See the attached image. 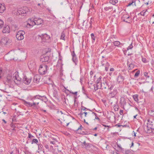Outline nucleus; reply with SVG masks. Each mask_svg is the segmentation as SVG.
<instances>
[{
	"mask_svg": "<svg viewBox=\"0 0 154 154\" xmlns=\"http://www.w3.org/2000/svg\"><path fill=\"white\" fill-rule=\"evenodd\" d=\"M48 69V67L45 64H42L40 65L38 70L39 73L41 75H44L47 72Z\"/></svg>",
	"mask_w": 154,
	"mask_h": 154,
	"instance_id": "nucleus-2",
	"label": "nucleus"
},
{
	"mask_svg": "<svg viewBox=\"0 0 154 154\" xmlns=\"http://www.w3.org/2000/svg\"><path fill=\"white\" fill-rule=\"evenodd\" d=\"M65 35L64 32H62L61 35L60 39L63 40H64L65 41Z\"/></svg>",
	"mask_w": 154,
	"mask_h": 154,
	"instance_id": "nucleus-37",
	"label": "nucleus"
},
{
	"mask_svg": "<svg viewBox=\"0 0 154 154\" xmlns=\"http://www.w3.org/2000/svg\"><path fill=\"white\" fill-rule=\"evenodd\" d=\"M71 55L72 56V57L76 56L75 53L74 51H73L71 52Z\"/></svg>",
	"mask_w": 154,
	"mask_h": 154,
	"instance_id": "nucleus-49",
	"label": "nucleus"
},
{
	"mask_svg": "<svg viewBox=\"0 0 154 154\" xmlns=\"http://www.w3.org/2000/svg\"><path fill=\"white\" fill-rule=\"evenodd\" d=\"M70 93H71V94H74L75 95H77V92L76 91V92H72V91H70Z\"/></svg>",
	"mask_w": 154,
	"mask_h": 154,
	"instance_id": "nucleus-58",
	"label": "nucleus"
},
{
	"mask_svg": "<svg viewBox=\"0 0 154 154\" xmlns=\"http://www.w3.org/2000/svg\"><path fill=\"white\" fill-rule=\"evenodd\" d=\"M105 65H104L103 66H104L105 67H109L110 66V64H109L108 63H106V64H105Z\"/></svg>",
	"mask_w": 154,
	"mask_h": 154,
	"instance_id": "nucleus-52",
	"label": "nucleus"
},
{
	"mask_svg": "<svg viewBox=\"0 0 154 154\" xmlns=\"http://www.w3.org/2000/svg\"><path fill=\"white\" fill-rule=\"evenodd\" d=\"M107 83V82H104L102 84L101 88H102V89H106V84Z\"/></svg>",
	"mask_w": 154,
	"mask_h": 154,
	"instance_id": "nucleus-33",
	"label": "nucleus"
},
{
	"mask_svg": "<svg viewBox=\"0 0 154 154\" xmlns=\"http://www.w3.org/2000/svg\"><path fill=\"white\" fill-rule=\"evenodd\" d=\"M135 1V0H132L127 5V7L131 5L132 6H136Z\"/></svg>",
	"mask_w": 154,
	"mask_h": 154,
	"instance_id": "nucleus-21",
	"label": "nucleus"
},
{
	"mask_svg": "<svg viewBox=\"0 0 154 154\" xmlns=\"http://www.w3.org/2000/svg\"><path fill=\"white\" fill-rule=\"evenodd\" d=\"M118 2V0H110L109 1V3L112 4L113 5H115L116 3H117Z\"/></svg>",
	"mask_w": 154,
	"mask_h": 154,
	"instance_id": "nucleus-34",
	"label": "nucleus"
},
{
	"mask_svg": "<svg viewBox=\"0 0 154 154\" xmlns=\"http://www.w3.org/2000/svg\"><path fill=\"white\" fill-rule=\"evenodd\" d=\"M49 57L48 56H45V55L42 56L40 58V61L42 62H47L49 60Z\"/></svg>",
	"mask_w": 154,
	"mask_h": 154,
	"instance_id": "nucleus-11",
	"label": "nucleus"
},
{
	"mask_svg": "<svg viewBox=\"0 0 154 154\" xmlns=\"http://www.w3.org/2000/svg\"><path fill=\"white\" fill-rule=\"evenodd\" d=\"M133 48V46L132 45V43L130 44V45L127 48V50L131 49Z\"/></svg>",
	"mask_w": 154,
	"mask_h": 154,
	"instance_id": "nucleus-48",
	"label": "nucleus"
},
{
	"mask_svg": "<svg viewBox=\"0 0 154 154\" xmlns=\"http://www.w3.org/2000/svg\"><path fill=\"white\" fill-rule=\"evenodd\" d=\"M143 74L144 75L146 79L149 78H150V74H149V73L145 72H144Z\"/></svg>",
	"mask_w": 154,
	"mask_h": 154,
	"instance_id": "nucleus-32",
	"label": "nucleus"
},
{
	"mask_svg": "<svg viewBox=\"0 0 154 154\" xmlns=\"http://www.w3.org/2000/svg\"><path fill=\"white\" fill-rule=\"evenodd\" d=\"M138 96L137 94H134L133 96L134 100L137 102L138 101Z\"/></svg>",
	"mask_w": 154,
	"mask_h": 154,
	"instance_id": "nucleus-36",
	"label": "nucleus"
},
{
	"mask_svg": "<svg viewBox=\"0 0 154 154\" xmlns=\"http://www.w3.org/2000/svg\"><path fill=\"white\" fill-rule=\"evenodd\" d=\"M107 62H108L107 61L106 59L102 60L101 62V64L102 66H103L104 65H105V64H106V63Z\"/></svg>",
	"mask_w": 154,
	"mask_h": 154,
	"instance_id": "nucleus-39",
	"label": "nucleus"
},
{
	"mask_svg": "<svg viewBox=\"0 0 154 154\" xmlns=\"http://www.w3.org/2000/svg\"><path fill=\"white\" fill-rule=\"evenodd\" d=\"M34 137V136L32 135L30 133H28V138H31V137Z\"/></svg>",
	"mask_w": 154,
	"mask_h": 154,
	"instance_id": "nucleus-57",
	"label": "nucleus"
},
{
	"mask_svg": "<svg viewBox=\"0 0 154 154\" xmlns=\"http://www.w3.org/2000/svg\"><path fill=\"white\" fill-rule=\"evenodd\" d=\"M10 32V28L9 26H8L4 27L2 30V32L3 33H9Z\"/></svg>",
	"mask_w": 154,
	"mask_h": 154,
	"instance_id": "nucleus-15",
	"label": "nucleus"
},
{
	"mask_svg": "<svg viewBox=\"0 0 154 154\" xmlns=\"http://www.w3.org/2000/svg\"><path fill=\"white\" fill-rule=\"evenodd\" d=\"M109 95L111 98L114 97L115 96H114V95H113V94H110V93H109Z\"/></svg>",
	"mask_w": 154,
	"mask_h": 154,
	"instance_id": "nucleus-62",
	"label": "nucleus"
},
{
	"mask_svg": "<svg viewBox=\"0 0 154 154\" xmlns=\"http://www.w3.org/2000/svg\"><path fill=\"white\" fill-rule=\"evenodd\" d=\"M96 83V86H97V87H99V88H101V86L102 85V83L101 82Z\"/></svg>",
	"mask_w": 154,
	"mask_h": 154,
	"instance_id": "nucleus-46",
	"label": "nucleus"
},
{
	"mask_svg": "<svg viewBox=\"0 0 154 154\" xmlns=\"http://www.w3.org/2000/svg\"><path fill=\"white\" fill-rule=\"evenodd\" d=\"M122 100H123L122 103L123 104L125 103H126L125 100V99H124V98H123L122 99H121V101H122Z\"/></svg>",
	"mask_w": 154,
	"mask_h": 154,
	"instance_id": "nucleus-60",
	"label": "nucleus"
},
{
	"mask_svg": "<svg viewBox=\"0 0 154 154\" xmlns=\"http://www.w3.org/2000/svg\"><path fill=\"white\" fill-rule=\"evenodd\" d=\"M6 82L9 84H11L12 82V78L11 77H7L6 78Z\"/></svg>",
	"mask_w": 154,
	"mask_h": 154,
	"instance_id": "nucleus-23",
	"label": "nucleus"
},
{
	"mask_svg": "<svg viewBox=\"0 0 154 154\" xmlns=\"http://www.w3.org/2000/svg\"><path fill=\"white\" fill-rule=\"evenodd\" d=\"M42 100L45 102L47 101V99L45 96L37 95L33 96L31 99L32 102L23 100L24 104L27 106L32 107L34 109L36 108L39 103L40 100Z\"/></svg>",
	"mask_w": 154,
	"mask_h": 154,
	"instance_id": "nucleus-1",
	"label": "nucleus"
},
{
	"mask_svg": "<svg viewBox=\"0 0 154 154\" xmlns=\"http://www.w3.org/2000/svg\"><path fill=\"white\" fill-rule=\"evenodd\" d=\"M121 152L122 154H130L131 151L129 150H125L124 149Z\"/></svg>",
	"mask_w": 154,
	"mask_h": 154,
	"instance_id": "nucleus-24",
	"label": "nucleus"
},
{
	"mask_svg": "<svg viewBox=\"0 0 154 154\" xmlns=\"http://www.w3.org/2000/svg\"><path fill=\"white\" fill-rule=\"evenodd\" d=\"M142 61L143 63H146L147 62L146 59L145 58H142Z\"/></svg>",
	"mask_w": 154,
	"mask_h": 154,
	"instance_id": "nucleus-54",
	"label": "nucleus"
},
{
	"mask_svg": "<svg viewBox=\"0 0 154 154\" xmlns=\"http://www.w3.org/2000/svg\"><path fill=\"white\" fill-rule=\"evenodd\" d=\"M25 34V32L23 30H20L17 33L16 35V37L19 40L23 39L24 38V35Z\"/></svg>",
	"mask_w": 154,
	"mask_h": 154,
	"instance_id": "nucleus-5",
	"label": "nucleus"
},
{
	"mask_svg": "<svg viewBox=\"0 0 154 154\" xmlns=\"http://www.w3.org/2000/svg\"><path fill=\"white\" fill-rule=\"evenodd\" d=\"M153 129H151V128H148V127H147V129L146 130V132L147 133H151V132L153 133Z\"/></svg>",
	"mask_w": 154,
	"mask_h": 154,
	"instance_id": "nucleus-38",
	"label": "nucleus"
},
{
	"mask_svg": "<svg viewBox=\"0 0 154 154\" xmlns=\"http://www.w3.org/2000/svg\"><path fill=\"white\" fill-rule=\"evenodd\" d=\"M127 65L128 66V69L129 70L133 69L135 66V65L133 62L130 63L129 61L127 62Z\"/></svg>",
	"mask_w": 154,
	"mask_h": 154,
	"instance_id": "nucleus-13",
	"label": "nucleus"
},
{
	"mask_svg": "<svg viewBox=\"0 0 154 154\" xmlns=\"http://www.w3.org/2000/svg\"><path fill=\"white\" fill-rule=\"evenodd\" d=\"M148 114L151 116L154 117V109L149 110L148 111Z\"/></svg>",
	"mask_w": 154,
	"mask_h": 154,
	"instance_id": "nucleus-27",
	"label": "nucleus"
},
{
	"mask_svg": "<svg viewBox=\"0 0 154 154\" xmlns=\"http://www.w3.org/2000/svg\"><path fill=\"white\" fill-rule=\"evenodd\" d=\"M94 90L95 91H96L97 90H98V89L100 88H99V87H97V86H96V85H94Z\"/></svg>",
	"mask_w": 154,
	"mask_h": 154,
	"instance_id": "nucleus-50",
	"label": "nucleus"
},
{
	"mask_svg": "<svg viewBox=\"0 0 154 154\" xmlns=\"http://www.w3.org/2000/svg\"><path fill=\"white\" fill-rule=\"evenodd\" d=\"M38 77H39V76L38 75H35L34 78V80L36 82H37L39 81V78H38Z\"/></svg>",
	"mask_w": 154,
	"mask_h": 154,
	"instance_id": "nucleus-40",
	"label": "nucleus"
},
{
	"mask_svg": "<svg viewBox=\"0 0 154 154\" xmlns=\"http://www.w3.org/2000/svg\"><path fill=\"white\" fill-rule=\"evenodd\" d=\"M53 97L55 98H57L58 97V94L57 91L55 90H54L53 91Z\"/></svg>",
	"mask_w": 154,
	"mask_h": 154,
	"instance_id": "nucleus-35",
	"label": "nucleus"
},
{
	"mask_svg": "<svg viewBox=\"0 0 154 154\" xmlns=\"http://www.w3.org/2000/svg\"><path fill=\"white\" fill-rule=\"evenodd\" d=\"M82 91L83 93L85 95H87V94L85 93L86 91H85V90L84 88V87H82Z\"/></svg>",
	"mask_w": 154,
	"mask_h": 154,
	"instance_id": "nucleus-53",
	"label": "nucleus"
},
{
	"mask_svg": "<svg viewBox=\"0 0 154 154\" xmlns=\"http://www.w3.org/2000/svg\"><path fill=\"white\" fill-rule=\"evenodd\" d=\"M42 42H48L50 41L51 40L50 37L49 35L46 34H44L42 35Z\"/></svg>",
	"mask_w": 154,
	"mask_h": 154,
	"instance_id": "nucleus-6",
	"label": "nucleus"
},
{
	"mask_svg": "<svg viewBox=\"0 0 154 154\" xmlns=\"http://www.w3.org/2000/svg\"><path fill=\"white\" fill-rule=\"evenodd\" d=\"M37 144L38 146V150H39L40 151H42L43 148L42 145L40 143H38Z\"/></svg>",
	"mask_w": 154,
	"mask_h": 154,
	"instance_id": "nucleus-30",
	"label": "nucleus"
},
{
	"mask_svg": "<svg viewBox=\"0 0 154 154\" xmlns=\"http://www.w3.org/2000/svg\"><path fill=\"white\" fill-rule=\"evenodd\" d=\"M113 44L114 45L116 46H117L118 47H120L119 46L120 45H123V44L121 43L119 41H114L113 42Z\"/></svg>",
	"mask_w": 154,
	"mask_h": 154,
	"instance_id": "nucleus-22",
	"label": "nucleus"
},
{
	"mask_svg": "<svg viewBox=\"0 0 154 154\" xmlns=\"http://www.w3.org/2000/svg\"><path fill=\"white\" fill-rule=\"evenodd\" d=\"M147 127L153 129V133H154V120L151 121L150 120H148Z\"/></svg>",
	"mask_w": 154,
	"mask_h": 154,
	"instance_id": "nucleus-9",
	"label": "nucleus"
},
{
	"mask_svg": "<svg viewBox=\"0 0 154 154\" xmlns=\"http://www.w3.org/2000/svg\"><path fill=\"white\" fill-rule=\"evenodd\" d=\"M35 21L36 25H41L43 23V20L40 18H35Z\"/></svg>",
	"mask_w": 154,
	"mask_h": 154,
	"instance_id": "nucleus-12",
	"label": "nucleus"
},
{
	"mask_svg": "<svg viewBox=\"0 0 154 154\" xmlns=\"http://www.w3.org/2000/svg\"><path fill=\"white\" fill-rule=\"evenodd\" d=\"M106 85L108 87V89L110 90H112L114 87V85L112 84H111L110 85L107 82Z\"/></svg>",
	"mask_w": 154,
	"mask_h": 154,
	"instance_id": "nucleus-25",
	"label": "nucleus"
},
{
	"mask_svg": "<svg viewBox=\"0 0 154 154\" xmlns=\"http://www.w3.org/2000/svg\"><path fill=\"white\" fill-rule=\"evenodd\" d=\"M72 61L75 63V65H76L78 62V59L76 56L72 57Z\"/></svg>",
	"mask_w": 154,
	"mask_h": 154,
	"instance_id": "nucleus-28",
	"label": "nucleus"
},
{
	"mask_svg": "<svg viewBox=\"0 0 154 154\" xmlns=\"http://www.w3.org/2000/svg\"><path fill=\"white\" fill-rule=\"evenodd\" d=\"M13 27H14L15 28L14 30H17L18 29V27L16 25H13Z\"/></svg>",
	"mask_w": 154,
	"mask_h": 154,
	"instance_id": "nucleus-51",
	"label": "nucleus"
},
{
	"mask_svg": "<svg viewBox=\"0 0 154 154\" xmlns=\"http://www.w3.org/2000/svg\"><path fill=\"white\" fill-rule=\"evenodd\" d=\"M81 110H83L84 111L86 109H87V108H86L84 107V106H83L82 105L81 106Z\"/></svg>",
	"mask_w": 154,
	"mask_h": 154,
	"instance_id": "nucleus-55",
	"label": "nucleus"
},
{
	"mask_svg": "<svg viewBox=\"0 0 154 154\" xmlns=\"http://www.w3.org/2000/svg\"><path fill=\"white\" fill-rule=\"evenodd\" d=\"M116 146V148L117 149L116 151H120L121 152L124 149L122 147L120 144H118L117 143Z\"/></svg>",
	"mask_w": 154,
	"mask_h": 154,
	"instance_id": "nucleus-20",
	"label": "nucleus"
},
{
	"mask_svg": "<svg viewBox=\"0 0 154 154\" xmlns=\"http://www.w3.org/2000/svg\"><path fill=\"white\" fill-rule=\"evenodd\" d=\"M91 35L92 39L93 40L92 42H94L95 40V36H94V34L93 33H92L91 34Z\"/></svg>",
	"mask_w": 154,
	"mask_h": 154,
	"instance_id": "nucleus-43",
	"label": "nucleus"
},
{
	"mask_svg": "<svg viewBox=\"0 0 154 154\" xmlns=\"http://www.w3.org/2000/svg\"><path fill=\"white\" fill-rule=\"evenodd\" d=\"M5 5L4 3L0 4V10H5Z\"/></svg>",
	"mask_w": 154,
	"mask_h": 154,
	"instance_id": "nucleus-31",
	"label": "nucleus"
},
{
	"mask_svg": "<svg viewBox=\"0 0 154 154\" xmlns=\"http://www.w3.org/2000/svg\"><path fill=\"white\" fill-rule=\"evenodd\" d=\"M140 73V71L139 70H137L135 73L134 77H137Z\"/></svg>",
	"mask_w": 154,
	"mask_h": 154,
	"instance_id": "nucleus-45",
	"label": "nucleus"
},
{
	"mask_svg": "<svg viewBox=\"0 0 154 154\" xmlns=\"http://www.w3.org/2000/svg\"><path fill=\"white\" fill-rule=\"evenodd\" d=\"M32 80V78H28L26 75L24 76L23 79V82L26 85H29L31 82Z\"/></svg>",
	"mask_w": 154,
	"mask_h": 154,
	"instance_id": "nucleus-8",
	"label": "nucleus"
},
{
	"mask_svg": "<svg viewBox=\"0 0 154 154\" xmlns=\"http://www.w3.org/2000/svg\"><path fill=\"white\" fill-rule=\"evenodd\" d=\"M82 127V126L81 125L80 126V127H79L77 129V131H78V133L79 134H83V135H88V134H91L90 133H89L88 132H87V131H85V132L82 131V133H81V132L80 133L79 132V131L80 130H81V129Z\"/></svg>",
	"mask_w": 154,
	"mask_h": 154,
	"instance_id": "nucleus-16",
	"label": "nucleus"
},
{
	"mask_svg": "<svg viewBox=\"0 0 154 154\" xmlns=\"http://www.w3.org/2000/svg\"><path fill=\"white\" fill-rule=\"evenodd\" d=\"M38 143V140L36 139H33L32 140V144L33 143H35L37 144V143Z\"/></svg>",
	"mask_w": 154,
	"mask_h": 154,
	"instance_id": "nucleus-41",
	"label": "nucleus"
},
{
	"mask_svg": "<svg viewBox=\"0 0 154 154\" xmlns=\"http://www.w3.org/2000/svg\"><path fill=\"white\" fill-rule=\"evenodd\" d=\"M123 110H120L119 111V114L121 115H122V116H123L124 115L123 114Z\"/></svg>",
	"mask_w": 154,
	"mask_h": 154,
	"instance_id": "nucleus-56",
	"label": "nucleus"
},
{
	"mask_svg": "<svg viewBox=\"0 0 154 154\" xmlns=\"http://www.w3.org/2000/svg\"><path fill=\"white\" fill-rule=\"evenodd\" d=\"M45 147L48 149H49V146L48 144H45Z\"/></svg>",
	"mask_w": 154,
	"mask_h": 154,
	"instance_id": "nucleus-61",
	"label": "nucleus"
},
{
	"mask_svg": "<svg viewBox=\"0 0 154 154\" xmlns=\"http://www.w3.org/2000/svg\"><path fill=\"white\" fill-rule=\"evenodd\" d=\"M28 11L26 10H14L12 12L17 16L21 15L22 16H25Z\"/></svg>",
	"mask_w": 154,
	"mask_h": 154,
	"instance_id": "nucleus-4",
	"label": "nucleus"
},
{
	"mask_svg": "<svg viewBox=\"0 0 154 154\" xmlns=\"http://www.w3.org/2000/svg\"><path fill=\"white\" fill-rule=\"evenodd\" d=\"M93 74V71H91L90 72V74L91 76V77H92Z\"/></svg>",
	"mask_w": 154,
	"mask_h": 154,
	"instance_id": "nucleus-64",
	"label": "nucleus"
},
{
	"mask_svg": "<svg viewBox=\"0 0 154 154\" xmlns=\"http://www.w3.org/2000/svg\"><path fill=\"white\" fill-rule=\"evenodd\" d=\"M115 94H118V92L117 91V89L116 88H115L114 89L113 91H112Z\"/></svg>",
	"mask_w": 154,
	"mask_h": 154,
	"instance_id": "nucleus-47",
	"label": "nucleus"
},
{
	"mask_svg": "<svg viewBox=\"0 0 154 154\" xmlns=\"http://www.w3.org/2000/svg\"><path fill=\"white\" fill-rule=\"evenodd\" d=\"M122 126V125H120L119 123H118V124H116V125H115V126H117L118 127H120Z\"/></svg>",
	"mask_w": 154,
	"mask_h": 154,
	"instance_id": "nucleus-63",
	"label": "nucleus"
},
{
	"mask_svg": "<svg viewBox=\"0 0 154 154\" xmlns=\"http://www.w3.org/2000/svg\"><path fill=\"white\" fill-rule=\"evenodd\" d=\"M147 10H143L142 11H141L140 13H138V15H139L140 14L142 16H145V15H147V14L146 13L147 12Z\"/></svg>",
	"mask_w": 154,
	"mask_h": 154,
	"instance_id": "nucleus-26",
	"label": "nucleus"
},
{
	"mask_svg": "<svg viewBox=\"0 0 154 154\" xmlns=\"http://www.w3.org/2000/svg\"><path fill=\"white\" fill-rule=\"evenodd\" d=\"M122 20L123 21L130 23L131 20V17L128 14H124L122 17Z\"/></svg>",
	"mask_w": 154,
	"mask_h": 154,
	"instance_id": "nucleus-7",
	"label": "nucleus"
},
{
	"mask_svg": "<svg viewBox=\"0 0 154 154\" xmlns=\"http://www.w3.org/2000/svg\"><path fill=\"white\" fill-rule=\"evenodd\" d=\"M30 23H29H29L27 24V27H28V26H31L32 27L34 25H36L35 21V18L33 20H32L31 19H30Z\"/></svg>",
	"mask_w": 154,
	"mask_h": 154,
	"instance_id": "nucleus-14",
	"label": "nucleus"
},
{
	"mask_svg": "<svg viewBox=\"0 0 154 154\" xmlns=\"http://www.w3.org/2000/svg\"><path fill=\"white\" fill-rule=\"evenodd\" d=\"M4 25V22L3 21L0 19V29L2 28Z\"/></svg>",
	"mask_w": 154,
	"mask_h": 154,
	"instance_id": "nucleus-44",
	"label": "nucleus"
},
{
	"mask_svg": "<svg viewBox=\"0 0 154 154\" xmlns=\"http://www.w3.org/2000/svg\"><path fill=\"white\" fill-rule=\"evenodd\" d=\"M102 78V77L101 76H100V77L97 79V80L96 81V83H100L101 82V79Z\"/></svg>",
	"mask_w": 154,
	"mask_h": 154,
	"instance_id": "nucleus-42",
	"label": "nucleus"
},
{
	"mask_svg": "<svg viewBox=\"0 0 154 154\" xmlns=\"http://www.w3.org/2000/svg\"><path fill=\"white\" fill-rule=\"evenodd\" d=\"M13 78L15 79L14 81L15 83L17 85L19 84L20 81L21 80V78L19 76L18 74L17 73H16L15 75L14 76Z\"/></svg>",
	"mask_w": 154,
	"mask_h": 154,
	"instance_id": "nucleus-10",
	"label": "nucleus"
},
{
	"mask_svg": "<svg viewBox=\"0 0 154 154\" xmlns=\"http://www.w3.org/2000/svg\"><path fill=\"white\" fill-rule=\"evenodd\" d=\"M0 42L2 45H8L11 44V41L8 38H3L1 39Z\"/></svg>",
	"mask_w": 154,
	"mask_h": 154,
	"instance_id": "nucleus-3",
	"label": "nucleus"
},
{
	"mask_svg": "<svg viewBox=\"0 0 154 154\" xmlns=\"http://www.w3.org/2000/svg\"><path fill=\"white\" fill-rule=\"evenodd\" d=\"M94 22V18L91 17V18L90 22H89V24H90V26L89 27V28H90V29H91L92 28V25L93 23Z\"/></svg>",
	"mask_w": 154,
	"mask_h": 154,
	"instance_id": "nucleus-29",
	"label": "nucleus"
},
{
	"mask_svg": "<svg viewBox=\"0 0 154 154\" xmlns=\"http://www.w3.org/2000/svg\"><path fill=\"white\" fill-rule=\"evenodd\" d=\"M124 79L123 76L121 75L120 74L119 75L117 78V81L119 82L120 83V82H123Z\"/></svg>",
	"mask_w": 154,
	"mask_h": 154,
	"instance_id": "nucleus-17",
	"label": "nucleus"
},
{
	"mask_svg": "<svg viewBox=\"0 0 154 154\" xmlns=\"http://www.w3.org/2000/svg\"><path fill=\"white\" fill-rule=\"evenodd\" d=\"M101 101L103 102V103L104 104L106 103V100L104 98L102 99L101 100Z\"/></svg>",
	"mask_w": 154,
	"mask_h": 154,
	"instance_id": "nucleus-59",
	"label": "nucleus"
},
{
	"mask_svg": "<svg viewBox=\"0 0 154 154\" xmlns=\"http://www.w3.org/2000/svg\"><path fill=\"white\" fill-rule=\"evenodd\" d=\"M56 111L57 116L60 118L62 116L63 113L61 111H60L59 109H57Z\"/></svg>",
	"mask_w": 154,
	"mask_h": 154,
	"instance_id": "nucleus-18",
	"label": "nucleus"
},
{
	"mask_svg": "<svg viewBox=\"0 0 154 154\" xmlns=\"http://www.w3.org/2000/svg\"><path fill=\"white\" fill-rule=\"evenodd\" d=\"M82 145L83 147L85 148L86 149H87L90 147V144L86 143L85 141L82 143Z\"/></svg>",
	"mask_w": 154,
	"mask_h": 154,
	"instance_id": "nucleus-19",
	"label": "nucleus"
}]
</instances>
